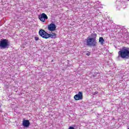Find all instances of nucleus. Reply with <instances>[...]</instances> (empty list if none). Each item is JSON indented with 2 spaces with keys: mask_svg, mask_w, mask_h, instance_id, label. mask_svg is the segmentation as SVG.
<instances>
[{
  "mask_svg": "<svg viewBox=\"0 0 129 129\" xmlns=\"http://www.w3.org/2000/svg\"><path fill=\"white\" fill-rule=\"evenodd\" d=\"M118 57L122 59H128L129 58V48L126 47H122L121 49L118 52Z\"/></svg>",
  "mask_w": 129,
  "mask_h": 129,
  "instance_id": "obj_1",
  "label": "nucleus"
},
{
  "mask_svg": "<svg viewBox=\"0 0 129 129\" xmlns=\"http://www.w3.org/2000/svg\"><path fill=\"white\" fill-rule=\"evenodd\" d=\"M39 34L40 37L44 38V39H49V38L55 39V38H56V34L52 33L50 34L43 29H40L39 30Z\"/></svg>",
  "mask_w": 129,
  "mask_h": 129,
  "instance_id": "obj_2",
  "label": "nucleus"
},
{
  "mask_svg": "<svg viewBox=\"0 0 129 129\" xmlns=\"http://www.w3.org/2000/svg\"><path fill=\"white\" fill-rule=\"evenodd\" d=\"M85 44L86 46H88V47H95L97 44V42L96 40H94V39H93L90 37H88L86 39Z\"/></svg>",
  "mask_w": 129,
  "mask_h": 129,
  "instance_id": "obj_3",
  "label": "nucleus"
},
{
  "mask_svg": "<svg viewBox=\"0 0 129 129\" xmlns=\"http://www.w3.org/2000/svg\"><path fill=\"white\" fill-rule=\"evenodd\" d=\"M10 47L9 43V40L6 39H1L0 41V48L1 49H8Z\"/></svg>",
  "mask_w": 129,
  "mask_h": 129,
  "instance_id": "obj_4",
  "label": "nucleus"
},
{
  "mask_svg": "<svg viewBox=\"0 0 129 129\" xmlns=\"http://www.w3.org/2000/svg\"><path fill=\"white\" fill-rule=\"evenodd\" d=\"M74 98L76 100H82L83 99V93L79 92L77 94L74 96Z\"/></svg>",
  "mask_w": 129,
  "mask_h": 129,
  "instance_id": "obj_5",
  "label": "nucleus"
},
{
  "mask_svg": "<svg viewBox=\"0 0 129 129\" xmlns=\"http://www.w3.org/2000/svg\"><path fill=\"white\" fill-rule=\"evenodd\" d=\"M39 19L41 22L45 23V21L48 20V16L45 13H42L39 16Z\"/></svg>",
  "mask_w": 129,
  "mask_h": 129,
  "instance_id": "obj_6",
  "label": "nucleus"
},
{
  "mask_svg": "<svg viewBox=\"0 0 129 129\" xmlns=\"http://www.w3.org/2000/svg\"><path fill=\"white\" fill-rule=\"evenodd\" d=\"M48 31H50V32L56 31V25L54 23H51L48 25Z\"/></svg>",
  "mask_w": 129,
  "mask_h": 129,
  "instance_id": "obj_7",
  "label": "nucleus"
},
{
  "mask_svg": "<svg viewBox=\"0 0 129 129\" xmlns=\"http://www.w3.org/2000/svg\"><path fill=\"white\" fill-rule=\"evenodd\" d=\"M23 125L24 127H29V126H30V121L29 120H23Z\"/></svg>",
  "mask_w": 129,
  "mask_h": 129,
  "instance_id": "obj_8",
  "label": "nucleus"
},
{
  "mask_svg": "<svg viewBox=\"0 0 129 129\" xmlns=\"http://www.w3.org/2000/svg\"><path fill=\"white\" fill-rule=\"evenodd\" d=\"M116 4H118V5H120L121 6L123 7V9H125L126 8V5H125V2H116Z\"/></svg>",
  "mask_w": 129,
  "mask_h": 129,
  "instance_id": "obj_9",
  "label": "nucleus"
},
{
  "mask_svg": "<svg viewBox=\"0 0 129 129\" xmlns=\"http://www.w3.org/2000/svg\"><path fill=\"white\" fill-rule=\"evenodd\" d=\"M96 37H97V34L96 33H92L91 34V37H90L91 39H92L93 40H94L95 41H96Z\"/></svg>",
  "mask_w": 129,
  "mask_h": 129,
  "instance_id": "obj_10",
  "label": "nucleus"
},
{
  "mask_svg": "<svg viewBox=\"0 0 129 129\" xmlns=\"http://www.w3.org/2000/svg\"><path fill=\"white\" fill-rule=\"evenodd\" d=\"M99 42L100 43L101 45H103V44H104V39H103V37H100L99 39Z\"/></svg>",
  "mask_w": 129,
  "mask_h": 129,
  "instance_id": "obj_11",
  "label": "nucleus"
},
{
  "mask_svg": "<svg viewBox=\"0 0 129 129\" xmlns=\"http://www.w3.org/2000/svg\"><path fill=\"white\" fill-rule=\"evenodd\" d=\"M90 54H91V53L89 51H87V52L86 53L87 56H90Z\"/></svg>",
  "mask_w": 129,
  "mask_h": 129,
  "instance_id": "obj_12",
  "label": "nucleus"
},
{
  "mask_svg": "<svg viewBox=\"0 0 129 129\" xmlns=\"http://www.w3.org/2000/svg\"><path fill=\"white\" fill-rule=\"evenodd\" d=\"M34 39H35V41H39V37H38L35 36L34 37Z\"/></svg>",
  "mask_w": 129,
  "mask_h": 129,
  "instance_id": "obj_13",
  "label": "nucleus"
},
{
  "mask_svg": "<svg viewBox=\"0 0 129 129\" xmlns=\"http://www.w3.org/2000/svg\"><path fill=\"white\" fill-rule=\"evenodd\" d=\"M97 93H98V92L96 91L95 92H93L92 94H93V95H95V94H97Z\"/></svg>",
  "mask_w": 129,
  "mask_h": 129,
  "instance_id": "obj_14",
  "label": "nucleus"
},
{
  "mask_svg": "<svg viewBox=\"0 0 129 129\" xmlns=\"http://www.w3.org/2000/svg\"><path fill=\"white\" fill-rule=\"evenodd\" d=\"M69 129H75V128H74L73 126H70Z\"/></svg>",
  "mask_w": 129,
  "mask_h": 129,
  "instance_id": "obj_15",
  "label": "nucleus"
},
{
  "mask_svg": "<svg viewBox=\"0 0 129 129\" xmlns=\"http://www.w3.org/2000/svg\"><path fill=\"white\" fill-rule=\"evenodd\" d=\"M117 9H118V10H119V9H120V6H118L117 7Z\"/></svg>",
  "mask_w": 129,
  "mask_h": 129,
  "instance_id": "obj_16",
  "label": "nucleus"
}]
</instances>
